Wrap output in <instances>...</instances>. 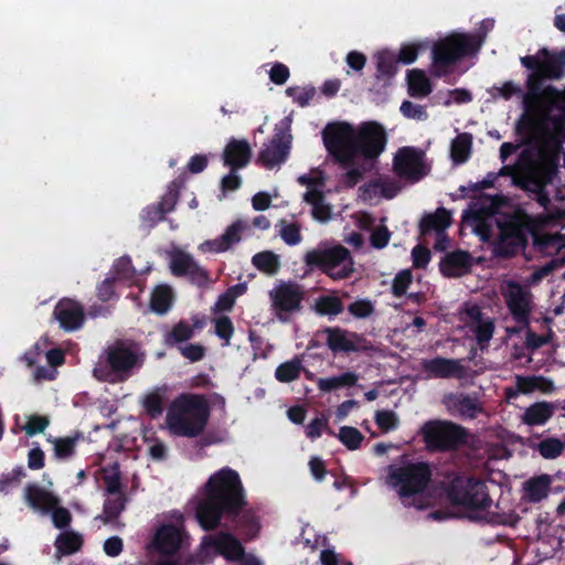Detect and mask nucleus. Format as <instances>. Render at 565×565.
<instances>
[{"instance_id":"6e6d98bb","label":"nucleus","mask_w":565,"mask_h":565,"mask_svg":"<svg viewBox=\"0 0 565 565\" xmlns=\"http://www.w3.org/2000/svg\"><path fill=\"white\" fill-rule=\"evenodd\" d=\"M329 420L328 418L322 415L321 417L313 418L306 428V435L310 439H317L321 437L322 430L324 429L327 434L331 436H335V434L332 431V429L329 427Z\"/></svg>"},{"instance_id":"9b49d317","label":"nucleus","mask_w":565,"mask_h":565,"mask_svg":"<svg viewBox=\"0 0 565 565\" xmlns=\"http://www.w3.org/2000/svg\"><path fill=\"white\" fill-rule=\"evenodd\" d=\"M422 434L430 449H452L463 444L467 431L451 422L431 420L422 427Z\"/></svg>"},{"instance_id":"a878e982","label":"nucleus","mask_w":565,"mask_h":565,"mask_svg":"<svg viewBox=\"0 0 565 565\" xmlns=\"http://www.w3.org/2000/svg\"><path fill=\"white\" fill-rule=\"evenodd\" d=\"M303 201L312 206L311 215L319 222H327L331 218V205L326 203V195L322 190L309 189L303 194Z\"/></svg>"},{"instance_id":"13d9d810","label":"nucleus","mask_w":565,"mask_h":565,"mask_svg":"<svg viewBox=\"0 0 565 565\" xmlns=\"http://www.w3.org/2000/svg\"><path fill=\"white\" fill-rule=\"evenodd\" d=\"M440 98L443 99V105L448 107L454 104L460 105L469 103L472 97L469 90L465 88H456L446 92L444 95L440 96Z\"/></svg>"},{"instance_id":"69168bd1","label":"nucleus","mask_w":565,"mask_h":565,"mask_svg":"<svg viewBox=\"0 0 565 565\" xmlns=\"http://www.w3.org/2000/svg\"><path fill=\"white\" fill-rule=\"evenodd\" d=\"M181 355L191 362H199L205 356V348L200 343L180 345Z\"/></svg>"},{"instance_id":"680f3d73","label":"nucleus","mask_w":565,"mask_h":565,"mask_svg":"<svg viewBox=\"0 0 565 565\" xmlns=\"http://www.w3.org/2000/svg\"><path fill=\"white\" fill-rule=\"evenodd\" d=\"M348 311L355 318L363 319L370 317L374 311V306L369 299H359L348 306Z\"/></svg>"},{"instance_id":"4be33fe9","label":"nucleus","mask_w":565,"mask_h":565,"mask_svg":"<svg viewBox=\"0 0 565 565\" xmlns=\"http://www.w3.org/2000/svg\"><path fill=\"white\" fill-rule=\"evenodd\" d=\"M24 497L31 508L44 513L50 512L60 503L57 497L34 483H30L25 487Z\"/></svg>"},{"instance_id":"f704fd0d","label":"nucleus","mask_w":565,"mask_h":565,"mask_svg":"<svg viewBox=\"0 0 565 565\" xmlns=\"http://www.w3.org/2000/svg\"><path fill=\"white\" fill-rule=\"evenodd\" d=\"M193 337L194 332L191 324L186 320H180L163 335V343L172 348L191 340Z\"/></svg>"},{"instance_id":"c9c22d12","label":"nucleus","mask_w":565,"mask_h":565,"mask_svg":"<svg viewBox=\"0 0 565 565\" xmlns=\"http://www.w3.org/2000/svg\"><path fill=\"white\" fill-rule=\"evenodd\" d=\"M83 438L81 433L67 437H50L47 440L54 445V456L57 459H68L74 456L77 441Z\"/></svg>"},{"instance_id":"20e7f679","label":"nucleus","mask_w":565,"mask_h":565,"mask_svg":"<svg viewBox=\"0 0 565 565\" xmlns=\"http://www.w3.org/2000/svg\"><path fill=\"white\" fill-rule=\"evenodd\" d=\"M493 501L487 487L479 481L459 480L447 493L438 498V509L429 513L433 520L448 518H468L471 520H489Z\"/></svg>"},{"instance_id":"0e129e2a","label":"nucleus","mask_w":565,"mask_h":565,"mask_svg":"<svg viewBox=\"0 0 565 565\" xmlns=\"http://www.w3.org/2000/svg\"><path fill=\"white\" fill-rule=\"evenodd\" d=\"M280 237L289 246L299 244L302 238L300 233V225L297 223H289L284 225L280 230Z\"/></svg>"},{"instance_id":"bf43d9fd","label":"nucleus","mask_w":565,"mask_h":565,"mask_svg":"<svg viewBox=\"0 0 565 565\" xmlns=\"http://www.w3.org/2000/svg\"><path fill=\"white\" fill-rule=\"evenodd\" d=\"M535 242L541 249L550 254L553 253L554 249L565 245V237L553 234H541L535 236Z\"/></svg>"},{"instance_id":"6ab92c4d","label":"nucleus","mask_w":565,"mask_h":565,"mask_svg":"<svg viewBox=\"0 0 565 565\" xmlns=\"http://www.w3.org/2000/svg\"><path fill=\"white\" fill-rule=\"evenodd\" d=\"M222 157L224 166L235 172L249 163L252 150L246 140L233 138L226 145Z\"/></svg>"},{"instance_id":"8fccbe9b","label":"nucleus","mask_w":565,"mask_h":565,"mask_svg":"<svg viewBox=\"0 0 565 565\" xmlns=\"http://www.w3.org/2000/svg\"><path fill=\"white\" fill-rule=\"evenodd\" d=\"M376 66L375 77L377 83L382 82V87L388 84V49H383L373 55Z\"/></svg>"},{"instance_id":"473e14b6","label":"nucleus","mask_w":565,"mask_h":565,"mask_svg":"<svg viewBox=\"0 0 565 565\" xmlns=\"http://www.w3.org/2000/svg\"><path fill=\"white\" fill-rule=\"evenodd\" d=\"M358 380L359 376L354 372H344L338 376L319 379L317 386L320 392L330 393L342 387L354 386Z\"/></svg>"},{"instance_id":"dca6fc26","label":"nucleus","mask_w":565,"mask_h":565,"mask_svg":"<svg viewBox=\"0 0 565 565\" xmlns=\"http://www.w3.org/2000/svg\"><path fill=\"white\" fill-rule=\"evenodd\" d=\"M290 148L291 136L286 135L282 129L276 130L270 141L259 151L257 163L266 169H273L288 159Z\"/></svg>"},{"instance_id":"f257e3e1","label":"nucleus","mask_w":565,"mask_h":565,"mask_svg":"<svg viewBox=\"0 0 565 565\" xmlns=\"http://www.w3.org/2000/svg\"><path fill=\"white\" fill-rule=\"evenodd\" d=\"M521 63L535 73L529 76V93L524 96V116L533 126V137L522 151L513 175L516 185L536 194L541 206L550 199L543 192L565 156L561 141L565 140V92L546 87L537 92V77L558 76L559 65L565 64V53L555 56L546 50L532 56H524Z\"/></svg>"},{"instance_id":"bb28decb","label":"nucleus","mask_w":565,"mask_h":565,"mask_svg":"<svg viewBox=\"0 0 565 565\" xmlns=\"http://www.w3.org/2000/svg\"><path fill=\"white\" fill-rule=\"evenodd\" d=\"M554 412L555 407L553 404L548 402H537L525 408L521 420L529 426H541L550 420Z\"/></svg>"},{"instance_id":"2eb2a0df","label":"nucleus","mask_w":565,"mask_h":565,"mask_svg":"<svg viewBox=\"0 0 565 565\" xmlns=\"http://www.w3.org/2000/svg\"><path fill=\"white\" fill-rule=\"evenodd\" d=\"M207 550H213L230 562L242 561L245 555V548L239 540L228 531L205 535L201 542V551Z\"/></svg>"},{"instance_id":"338daca9","label":"nucleus","mask_w":565,"mask_h":565,"mask_svg":"<svg viewBox=\"0 0 565 565\" xmlns=\"http://www.w3.org/2000/svg\"><path fill=\"white\" fill-rule=\"evenodd\" d=\"M52 512V521L56 529H65L71 524L72 515L71 512L63 507L56 505Z\"/></svg>"},{"instance_id":"f3484780","label":"nucleus","mask_w":565,"mask_h":565,"mask_svg":"<svg viewBox=\"0 0 565 565\" xmlns=\"http://www.w3.org/2000/svg\"><path fill=\"white\" fill-rule=\"evenodd\" d=\"M53 316L58 321L61 329L66 332L81 329L85 322L83 305L66 297L55 305Z\"/></svg>"},{"instance_id":"79ce46f5","label":"nucleus","mask_w":565,"mask_h":565,"mask_svg":"<svg viewBox=\"0 0 565 565\" xmlns=\"http://www.w3.org/2000/svg\"><path fill=\"white\" fill-rule=\"evenodd\" d=\"M194 263L195 260L190 254L177 249L170 257V270L175 277H185Z\"/></svg>"},{"instance_id":"c756f323","label":"nucleus","mask_w":565,"mask_h":565,"mask_svg":"<svg viewBox=\"0 0 565 565\" xmlns=\"http://www.w3.org/2000/svg\"><path fill=\"white\" fill-rule=\"evenodd\" d=\"M551 478L546 475L527 480L524 486V498L531 502H539L548 495Z\"/></svg>"},{"instance_id":"72a5a7b5","label":"nucleus","mask_w":565,"mask_h":565,"mask_svg":"<svg viewBox=\"0 0 565 565\" xmlns=\"http://www.w3.org/2000/svg\"><path fill=\"white\" fill-rule=\"evenodd\" d=\"M173 302L172 289L168 285L157 286L151 294L150 308L158 315L167 313Z\"/></svg>"},{"instance_id":"a18cd8bd","label":"nucleus","mask_w":565,"mask_h":565,"mask_svg":"<svg viewBox=\"0 0 565 565\" xmlns=\"http://www.w3.org/2000/svg\"><path fill=\"white\" fill-rule=\"evenodd\" d=\"M337 437L349 450L359 449L364 440L363 434L352 426H342Z\"/></svg>"},{"instance_id":"ea45409f","label":"nucleus","mask_w":565,"mask_h":565,"mask_svg":"<svg viewBox=\"0 0 565 565\" xmlns=\"http://www.w3.org/2000/svg\"><path fill=\"white\" fill-rule=\"evenodd\" d=\"M450 213L445 209H438L435 213L423 217L420 227L423 232L436 231L443 232L450 225Z\"/></svg>"},{"instance_id":"6e6552de","label":"nucleus","mask_w":565,"mask_h":565,"mask_svg":"<svg viewBox=\"0 0 565 565\" xmlns=\"http://www.w3.org/2000/svg\"><path fill=\"white\" fill-rule=\"evenodd\" d=\"M303 262L308 267L320 269L333 280L345 279L354 271L351 253L342 245L308 250Z\"/></svg>"},{"instance_id":"0eeeda50","label":"nucleus","mask_w":565,"mask_h":565,"mask_svg":"<svg viewBox=\"0 0 565 565\" xmlns=\"http://www.w3.org/2000/svg\"><path fill=\"white\" fill-rule=\"evenodd\" d=\"M138 355L122 340L108 345L94 369V376L100 381H125L137 365Z\"/></svg>"},{"instance_id":"ddd939ff","label":"nucleus","mask_w":565,"mask_h":565,"mask_svg":"<svg viewBox=\"0 0 565 565\" xmlns=\"http://www.w3.org/2000/svg\"><path fill=\"white\" fill-rule=\"evenodd\" d=\"M500 291L514 320L526 326L533 309L531 291L514 281L503 282L500 287Z\"/></svg>"},{"instance_id":"49530a36","label":"nucleus","mask_w":565,"mask_h":565,"mask_svg":"<svg viewBox=\"0 0 565 565\" xmlns=\"http://www.w3.org/2000/svg\"><path fill=\"white\" fill-rule=\"evenodd\" d=\"M166 215L164 211L156 203L149 204L140 212L141 225L146 230H151L162 222Z\"/></svg>"},{"instance_id":"2f4dec72","label":"nucleus","mask_w":565,"mask_h":565,"mask_svg":"<svg viewBox=\"0 0 565 565\" xmlns=\"http://www.w3.org/2000/svg\"><path fill=\"white\" fill-rule=\"evenodd\" d=\"M127 503L126 494L108 495L103 505V513L97 516L104 524L116 521L125 510Z\"/></svg>"},{"instance_id":"774afa93","label":"nucleus","mask_w":565,"mask_h":565,"mask_svg":"<svg viewBox=\"0 0 565 565\" xmlns=\"http://www.w3.org/2000/svg\"><path fill=\"white\" fill-rule=\"evenodd\" d=\"M289 76L290 72L288 66L280 62H276L269 71V78L276 85L285 84L288 81Z\"/></svg>"},{"instance_id":"f03ea898","label":"nucleus","mask_w":565,"mask_h":565,"mask_svg":"<svg viewBox=\"0 0 565 565\" xmlns=\"http://www.w3.org/2000/svg\"><path fill=\"white\" fill-rule=\"evenodd\" d=\"M246 491L238 472L224 467L210 476L195 507V519L206 532L222 525L235 530L244 541L258 536L257 510L247 507Z\"/></svg>"},{"instance_id":"4c0bfd02","label":"nucleus","mask_w":565,"mask_h":565,"mask_svg":"<svg viewBox=\"0 0 565 565\" xmlns=\"http://www.w3.org/2000/svg\"><path fill=\"white\" fill-rule=\"evenodd\" d=\"M82 545V535L71 531L62 532L55 540L56 552L61 555H72L79 551Z\"/></svg>"},{"instance_id":"603ef678","label":"nucleus","mask_w":565,"mask_h":565,"mask_svg":"<svg viewBox=\"0 0 565 565\" xmlns=\"http://www.w3.org/2000/svg\"><path fill=\"white\" fill-rule=\"evenodd\" d=\"M286 95L291 97L292 100L298 104L300 107H306L309 105L310 100L316 95V88L313 86L309 87H288L286 89Z\"/></svg>"},{"instance_id":"de8ad7c7","label":"nucleus","mask_w":565,"mask_h":565,"mask_svg":"<svg viewBox=\"0 0 565 565\" xmlns=\"http://www.w3.org/2000/svg\"><path fill=\"white\" fill-rule=\"evenodd\" d=\"M343 303L340 298L323 296L316 303V310L321 316H337L343 311Z\"/></svg>"},{"instance_id":"aec40b11","label":"nucleus","mask_w":565,"mask_h":565,"mask_svg":"<svg viewBox=\"0 0 565 565\" xmlns=\"http://www.w3.org/2000/svg\"><path fill=\"white\" fill-rule=\"evenodd\" d=\"M445 405L452 415L462 418L472 419L483 413L481 403L468 395H449L445 398Z\"/></svg>"},{"instance_id":"58836bf2","label":"nucleus","mask_w":565,"mask_h":565,"mask_svg":"<svg viewBox=\"0 0 565 565\" xmlns=\"http://www.w3.org/2000/svg\"><path fill=\"white\" fill-rule=\"evenodd\" d=\"M184 185V179L182 177H178L172 180L168 186L166 193L160 198V201L156 203L159 207H161L166 214L174 211L175 205L179 201L180 190Z\"/></svg>"},{"instance_id":"5fc2aeb1","label":"nucleus","mask_w":565,"mask_h":565,"mask_svg":"<svg viewBox=\"0 0 565 565\" xmlns=\"http://www.w3.org/2000/svg\"><path fill=\"white\" fill-rule=\"evenodd\" d=\"M50 425V419L47 416H42L38 414H33L28 417L25 425L23 426V430L25 435L29 437H33L38 434L43 433L47 426Z\"/></svg>"},{"instance_id":"7c9ffc66","label":"nucleus","mask_w":565,"mask_h":565,"mask_svg":"<svg viewBox=\"0 0 565 565\" xmlns=\"http://www.w3.org/2000/svg\"><path fill=\"white\" fill-rule=\"evenodd\" d=\"M408 93L414 97H425L431 92V83L426 73L418 68L407 72Z\"/></svg>"},{"instance_id":"09e8293b","label":"nucleus","mask_w":565,"mask_h":565,"mask_svg":"<svg viewBox=\"0 0 565 565\" xmlns=\"http://www.w3.org/2000/svg\"><path fill=\"white\" fill-rule=\"evenodd\" d=\"M214 332L223 341V345H230L234 334V324L228 316H220L214 320Z\"/></svg>"},{"instance_id":"9d476101","label":"nucleus","mask_w":565,"mask_h":565,"mask_svg":"<svg viewBox=\"0 0 565 565\" xmlns=\"http://www.w3.org/2000/svg\"><path fill=\"white\" fill-rule=\"evenodd\" d=\"M175 523H163L156 530L148 548L159 557L178 556L188 543L189 535L184 530L183 515L175 512Z\"/></svg>"},{"instance_id":"cd10ccee","label":"nucleus","mask_w":565,"mask_h":565,"mask_svg":"<svg viewBox=\"0 0 565 565\" xmlns=\"http://www.w3.org/2000/svg\"><path fill=\"white\" fill-rule=\"evenodd\" d=\"M525 235L526 233H523L522 228L515 225L501 228L498 248L504 254H512L524 245Z\"/></svg>"},{"instance_id":"5701e85b","label":"nucleus","mask_w":565,"mask_h":565,"mask_svg":"<svg viewBox=\"0 0 565 565\" xmlns=\"http://www.w3.org/2000/svg\"><path fill=\"white\" fill-rule=\"evenodd\" d=\"M327 344L333 352H353L360 347V338L354 333H348L340 328H327Z\"/></svg>"},{"instance_id":"423d86ee","label":"nucleus","mask_w":565,"mask_h":565,"mask_svg":"<svg viewBox=\"0 0 565 565\" xmlns=\"http://www.w3.org/2000/svg\"><path fill=\"white\" fill-rule=\"evenodd\" d=\"M394 488L403 504L417 509L438 507L443 493H426L431 479V469L425 462L408 463L394 473Z\"/></svg>"},{"instance_id":"412c9836","label":"nucleus","mask_w":565,"mask_h":565,"mask_svg":"<svg viewBox=\"0 0 565 565\" xmlns=\"http://www.w3.org/2000/svg\"><path fill=\"white\" fill-rule=\"evenodd\" d=\"M247 228L248 224L245 221L237 220L233 222L220 237L206 241L203 246H206L209 250L214 253L226 252L241 241V234Z\"/></svg>"},{"instance_id":"39448f33","label":"nucleus","mask_w":565,"mask_h":565,"mask_svg":"<svg viewBox=\"0 0 565 565\" xmlns=\"http://www.w3.org/2000/svg\"><path fill=\"white\" fill-rule=\"evenodd\" d=\"M210 417V405L204 395L181 393L170 404L166 423L170 433L179 437L202 435Z\"/></svg>"},{"instance_id":"7ed1b4c3","label":"nucleus","mask_w":565,"mask_h":565,"mask_svg":"<svg viewBox=\"0 0 565 565\" xmlns=\"http://www.w3.org/2000/svg\"><path fill=\"white\" fill-rule=\"evenodd\" d=\"M322 140L333 161L348 169L345 179L353 186L363 177L355 167L358 159L372 160L384 151L385 130L375 121L363 122L356 128L345 121L329 122L322 130Z\"/></svg>"},{"instance_id":"37998d69","label":"nucleus","mask_w":565,"mask_h":565,"mask_svg":"<svg viewBox=\"0 0 565 565\" xmlns=\"http://www.w3.org/2000/svg\"><path fill=\"white\" fill-rule=\"evenodd\" d=\"M302 369L301 361L296 358L279 364L275 371V377L281 383H290L299 379Z\"/></svg>"},{"instance_id":"a211bd4d","label":"nucleus","mask_w":565,"mask_h":565,"mask_svg":"<svg viewBox=\"0 0 565 565\" xmlns=\"http://www.w3.org/2000/svg\"><path fill=\"white\" fill-rule=\"evenodd\" d=\"M460 320L475 334L477 342L483 348L494 332V323L490 318H483L479 307L466 306L460 311Z\"/></svg>"},{"instance_id":"1a4fd4ad","label":"nucleus","mask_w":565,"mask_h":565,"mask_svg":"<svg viewBox=\"0 0 565 565\" xmlns=\"http://www.w3.org/2000/svg\"><path fill=\"white\" fill-rule=\"evenodd\" d=\"M480 42L468 34L454 33L437 41L433 49L431 72L435 76L446 74V67L466 54L477 51Z\"/></svg>"},{"instance_id":"c85d7f7f","label":"nucleus","mask_w":565,"mask_h":565,"mask_svg":"<svg viewBox=\"0 0 565 565\" xmlns=\"http://www.w3.org/2000/svg\"><path fill=\"white\" fill-rule=\"evenodd\" d=\"M555 388L554 383L545 379L543 376H529V377H522L518 376L515 381V393L514 395L519 394H530L534 391H540L542 393H551Z\"/></svg>"},{"instance_id":"f8f14e48","label":"nucleus","mask_w":565,"mask_h":565,"mask_svg":"<svg viewBox=\"0 0 565 565\" xmlns=\"http://www.w3.org/2000/svg\"><path fill=\"white\" fill-rule=\"evenodd\" d=\"M430 171L424 151L413 148H401L394 156V172L402 179L415 182Z\"/></svg>"},{"instance_id":"e2e57ef3","label":"nucleus","mask_w":565,"mask_h":565,"mask_svg":"<svg viewBox=\"0 0 565 565\" xmlns=\"http://www.w3.org/2000/svg\"><path fill=\"white\" fill-rule=\"evenodd\" d=\"M401 113L408 119L424 121L428 118L426 108L422 105H416L409 100H405L401 106Z\"/></svg>"},{"instance_id":"3c124183","label":"nucleus","mask_w":565,"mask_h":565,"mask_svg":"<svg viewBox=\"0 0 565 565\" xmlns=\"http://www.w3.org/2000/svg\"><path fill=\"white\" fill-rule=\"evenodd\" d=\"M565 445L558 438H546L537 444L536 449L545 459H554L564 450Z\"/></svg>"},{"instance_id":"a19ab883","label":"nucleus","mask_w":565,"mask_h":565,"mask_svg":"<svg viewBox=\"0 0 565 565\" xmlns=\"http://www.w3.org/2000/svg\"><path fill=\"white\" fill-rule=\"evenodd\" d=\"M472 137L463 132L458 135L451 142L450 154L456 163L467 161L471 152Z\"/></svg>"},{"instance_id":"4468645a","label":"nucleus","mask_w":565,"mask_h":565,"mask_svg":"<svg viewBox=\"0 0 565 565\" xmlns=\"http://www.w3.org/2000/svg\"><path fill=\"white\" fill-rule=\"evenodd\" d=\"M271 308L280 317L281 313H292L301 309L305 290L295 281L280 280L270 291Z\"/></svg>"},{"instance_id":"4d7b16f0","label":"nucleus","mask_w":565,"mask_h":565,"mask_svg":"<svg viewBox=\"0 0 565 565\" xmlns=\"http://www.w3.org/2000/svg\"><path fill=\"white\" fill-rule=\"evenodd\" d=\"M115 279L129 280L135 276V268L128 256L118 258L113 265Z\"/></svg>"},{"instance_id":"052dcab7","label":"nucleus","mask_w":565,"mask_h":565,"mask_svg":"<svg viewBox=\"0 0 565 565\" xmlns=\"http://www.w3.org/2000/svg\"><path fill=\"white\" fill-rule=\"evenodd\" d=\"M423 43H405L401 46L397 53V62L403 64H411L416 61L418 51L424 49Z\"/></svg>"},{"instance_id":"864d4df0","label":"nucleus","mask_w":565,"mask_h":565,"mask_svg":"<svg viewBox=\"0 0 565 565\" xmlns=\"http://www.w3.org/2000/svg\"><path fill=\"white\" fill-rule=\"evenodd\" d=\"M25 477L23 467H15L10 472L0 476V492L8 493L11 489L19 486L21 479Z\"/></svg>"},{"instance_id":"b1692460","label":"nucleus","mask_w":565,"mask_h":565,"mask_svg":"<svg viewBox=\"0 0 565 565\" xmlns=\"http://www.w3.org/2000/svg\"><path fill=\"white\" fill-rule=\"evenodd\" d=\"M425 370L437 377H463L466 370L458 360L436 358L426 361Z\"/></svg>"},{"instance_id":"393cba45","label":"nucleus","mask_w":565,"mask_h":565,"mask_svg":"<svg viewBox=\"0 0 565 565\" xmlns=\"http://www.w3.org/2000/svg\"><path fill=\"white\" fill-rule=\"evenodd\" d=\"M471 257L468 253L457 250L449 253L440 263V269L445 276L458 277L469 271Z\"/></svg>"},{"instance_id":"e433bc0d","label":"nucleus","mask_w":565,"mask_h":565,"mask_svg":"<svg viewBox=\"0 0 565 565\" xmlns=\"http://www.w3.org/2000/svg\"><path fill=\"white\" fill-rule=\"evenodd\" d=\"M252 264L262 273L274 276L280 269L279 256L271 250H264L252 257Z\"/></svg>"},{"instance_id":"c03bdc74","label":"nucleus","mask_w":565,"mask_h":565,"mask_svg":"<svg viewBox=\"0 0 565 565\" xmlns=\"http://www.w3.org/2000/svg\"><path fill=\"white\" fill-rule=\"evenodd\" d=\"M166 388H156L145 396L142 406L151 418H157L163 413V399Z\"/></svg>"}]
</instances>
